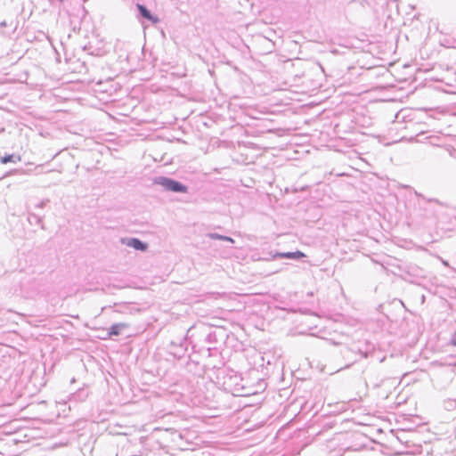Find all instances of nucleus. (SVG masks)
<instances>
[{
	"mask_svg": "<svg viewBox=\"0 0 456 456\" xmlns=\"http://www.w3.org/2000/svg\"><path fill=\"white\" fill-rule=\"evenodd\" d=\"M153 183L159 185L163 190L175 193H186L188 187L179 181L167 176H157L153 179Z\"/></svg>",
	"mask_w": 456,
	"mask_h": 456,
	"instance_id": "1",
	"label": "nucleus"
},
{
	"mask_svg": "<svg viewBox=\"0 0 456 456\" xmlns=\"http://www.w3.org/2000/svg\"><path fill=\"white\" fill-rule=\"evenodd\" d=\"M136 7L140 15L145 20L151 21L152 24H157L159 21V19L153 15L145 5L137 4Z\"/></svg>",
	"mask_w": 456,
	"mask_h": 456,
	"instance_id": "2",
	"label": "nucleus"
},
{
	"mask_svg": "<svg viewBox=\"0 0 456 456\" xmlns=\"http://www.w3.org/2000/svg\"><path fill=\"white\" fill-rule=\"evenodd\" d=\"M127 246L134 248L136 250L144 251L147 249V244L137 238H131L128 240Z\"/></svg>",
	"mask_w": 456,
	"mask_h": 456,
	"instance_id": "3",
	"label": "nucleus"
},
{
	"mask_svg": "<svg viewBox=\"0 0 456 456\" xmlns=\"http://www.w3.org/2000/svg\"><path fill=\"white\" fill-rule=\"evenodd\" d=\"M127 327H128V324L125 323V322L114 323L110 326L109 332H108V336L109 337L118 336L121 333V330Z\"/></svg>",
	"mask_w": 456,
	"mask_h": 456,
	"instance_id": "4",
	"label": "nucleus"
},
{
	"mask_svg": "<svg viewBox=\"0 0 456 456\" xmlns=\"http://www.w3.org/2000/svg\"><path fill=\"white\" fill-rule=\"evenodd\" d=\"M277 256L281 258H290V259H299L301 257L305 256V255L299 250H297L295 252L278 253Z\"/></svg>",
	"mask_w": 456,
	"mask_h": 456,
	"instance_id": "5",
	"label": "nucleus"
},
{
	"mask_svg": "<svg viewBox=\"0 0 456 456\" xmlns=\"http://www.w3.org/2000/svg\"><path fill=\"white\" fill-rule=\"evenodd\" d=\"M20 156L15 154H7L4 157H0V161L2 164H7L9 162L16 163L20 161Z\"/></svg>",
	"mask_w": 456,
	"mask_h": 456,
	"instance_id": "6",
	"label": "nucleus"
},
{
	"mask_svg": "<svg viewBox=\"0 0 456 456\" xmlns=\"http://www.w3.org/2000/svg\"><path fill=\"white\" fill-rule=\"evenodd\" d=\"M28 221L31 224H38V225H41V227L44 229V225H43L42 220H41V218H40L37 215H35V214H29V215H28Z\"/></svg>",
	"mask_w": 456,
	"mask_h": 456,
	"instance_id": "7",
	"label": "nucleus"
},
{
	"mask_svg": "<svg viewBox=\"0 0 456 456\" xmlns=\"http://www.w3.org/2000/svg\"><path fill=\"white\" fill-rule=\"evenodd\" d=\"M8 27V24L6 22V20H3L0 22V34L1 35H9L10 34V31H4V28H7Z\"/></svg>",
	"mask_w": 456,
	"mask_h": 456,
	"instance_id": "8",
	"label": "nucleus"
},
{
	"mask_svg": "<svg viewBox=\"0 0 456 456\" xmlns=\"http://www.w3.org/2000/svg\"><path fill=\"white\" fill-rule=\"evenodd\" d=\"M408 197L409 198H413V197H416V198H419V197H421V194L419 193L418 191H414V190H411V189H408Z\"/></svg>",
	"mask_w": 456,
	"mask_h": 456,
	"instance_id": "9",
	"label": "nucleus"
},
{
	"mask_svg": "<svg viewBox=\"0 0 456 456\" xmlns=\"http://www.w3.org/2000/svg\"><path fill=\"white\" fill-rule=\"evenodd\" d=\"M208 237H209L210 239H213V240H221V239H223L222 235L218 234V233H208Z\"/></svg>",
	"mask_w": 456,
	"mask_h": 456,
	"instance_id": "10",
	"label": "nucleus"
},
{
	"mask_svg": "<svg viewBox=\"0 0 456 456\" xmlns=\"http://www.w3.org/2000/svg\"><path fill=\"white\" fill-rule=\"evenodd\" d=\"M222 238L223 239H221V240L229 241V242H232V243L234 242V240L231 237L222 235Z\"/></svg>",
	"mask_w": 456,
	"mask_h": 456,
	"instance_id": "11",
	"label": "nucleus"
},
{
	"mask_svg": "<svg viewBox=\"0 0 456 456\" xmlns=\"http://www.w3.org/2000/svg\"><path fill=\"white\" fill-rule=\"evenodd\" d=\"M451 343L452 345L456 346V331L452 336Z\"/></svg>",
	"mask_w": 456,
	"mask_h": 456,
	"instance_id": "12",
	"label": "nucleus"
},
{
	"mask_svg": "<svg viewBox=\"0 0 456 456\" xmlns=\"http://www.w3.org/2000/svg\"><path fill=\"white\" fill-rule=\"evenodd\" d=\"M38 208H43L44 207V202L41 201L38 205H37Z\"/></svg>",
	"mask_w": 456,
	"mask_h": 456,
	"instance_id": "13",
	"label": "nucleus"
},
{
	"mask_svg": "<svg viewBox=\"0 0 456 456\" xmlns=\"http://www.w3.org/2000/svg\"><path fill=\"white\" fill-rule=\"evenodd\" d=\"M443 264L446 266H448V263L446 261H443Z\"/></svg>",
	"mask_w": 456,
	"mask_h": 456,
	"instance_id": "14",
	"label": "nucleus"
}]
</instances>
